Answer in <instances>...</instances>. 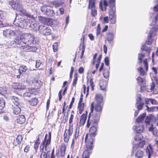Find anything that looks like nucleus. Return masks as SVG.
<instances>
[{
    "mask_svg": "<svg viewBox=\"0 0 158 158\" xmlns=\"http://www.w3.org/2000/svg\"><path fill=\"white\" fill-rule=\"evenodd\" d=\"M102 110L103 109L100 106H98L95 108H94L93 106L90 107V111L86 126L87 128H89L91 125L98 126Z\"/></svg>",
    "mask_w": 158,
    "mask_h": 158,
    "instance_id": "obj_1",
    "label": "nucleus"
},
{
    "mask_svg": "<svg viewBox=\"0 0 158 158\" xmlns=\"http://www.w3.org/2000/svg\"><path fill=\"white\" fill-rule=\"evenodd\" d=\"M98 126L91 125L89 127L88 132L86 134L85 142H87L93 143L95 137L97 135L98 131Z\"/></svg>",
    "mask_w": 158,
    "mask_h": 158,
    "instance_id": "obj_2",
    "label": "nucleus"
},
{
    "mask_svg": "<svg viewBox=\"0 0 158 158\" xmlns=\"http://www.w3.org/2000/svg\"><path fill=\"white\" fill-rule=\"evenodd\" d=\"M22 38L23 44L28 45L34 44L35 42L34 35L31 33H23L22 34Z\"/></svg>",
    "mask_w": 158,
    "mask_h": 158,
    "instance_id": "obj_3",
    "label": "nucleus"
},
{
    "mask_svg": "<svg viewBox=\"0 0 158 158\" xmlns=\"http://www.w3.org/2000/svg\"><path fill=\"white\" fill-rule=\"evenodd\" d=\"M94 98L96 103H95L94 102H92L90 104V107L93 106L94 108H95L98 106H100L102 109H103L104 102L102 95L100 94H97L95 95Z\"/></svg>",
    "mask_w": 158,
    "mask_h": 158,
    "instance_id": "obj_4",
    "label": "nucleus"
},
{
    "mask_svg": "<svg viewBox=\"0 0 158 158\" xmlns=\"http://www.w3.org/2000/svg\"><path fill=\"white\" fill-rule=\"evenodd\" d=\"M85 142L86 143L85 149L82 154V158H89L92 152L94 146L93 143L87 142Z\"/></svg>",
    "mask_w": 158,
    "mask_h": 158,
    "instance_id": "obj_5",
    "label": "nucleus"
},
{
    "mask_svg": "<svg viewBox=\"0 0 158 158\" xmlns=\"http://www.w3.org/2000/svg\"><path fill=\"white\" fill-rule=\"evenodd\" d=\"M109 20L111 24H114L116 22V15L115 7L113 6L110 7L109 11Z\"/></svg>",
    "mask_w": 158,
    "mask_h": 158,
    "instance_id": "obj_6",
    "label": "nucleus"
},
{
    "mask_svg": "<svg viewBox=\"0 0 158 158\" xmlns=\"http://www.w3.org/2000/svg\"><path fill=\"white\" fill-rule=\"evenodd\" d=\"M97 56L98 53H95L93 56V60L92 61V64L93 65H94L95 63H96L95 65V67L96 69L95 70H94L92 71V73L93 74H95L96 72L97 71L99 67V64L100 63L102 59V54H101L99 55L98 59H96V58Z\"/></svg>",
    "mask_w": 158,
    "mask_h": 158,
    "instance_id": "obj_7",
    "label": "nucleus"
},
{
    "mask_svg": "<svg viewBox=\"0 0 158 158\" xmlns=\"http://www.w3.org/2000/svg\"><path fill=\"white\" fill-rule=\"evenodd\" d=\"M28 84L30 85L34 88L32 89H35V90L37 89L42 85V82L40 80L36 79L35 78H32L29 81H28Z\"/></svg>",
    "mask_w": 158,
    "mask_h": 158,
    "instance_id": "obj_8",
    "label": "nucleus"
},
{
    "mask_svg": "<svg viewBox=\"0 0 158 158\" xmlns=\"http://www.w3.org/2000/svg\"><path fill=\"white\" fill-rule=\"evenodd\" d=\"M155 85L154 82H152L151 83V88L149 89L148 86L146 88L145 86L142 85L140 87V91H143L146 89L148 92H151L152 91L154 94H156L158 93V87L155 89Z\"/></svg>",
    "mask_w": 158,
    "mask_h": 158,
    "instance_id": "obj_9",
    "label": "nucleus"
},
{
    "mask_svg": "<svg viewBox=\"0 0 158 158\" xmlns=\"http://www.w3.org/2000/svg\"><path fill=\"white\" fill-rule=\"evenodd\" d=\"M73 132V128L69 127L68 129H66L65 130L64 135L63 139L64 142L68 143Z\"/></svg>",
    "mask_w": 158,
    "mask_h": 158,
    "instance_id": "obj_10",
    "label": "nucleus"
},
{
    "mask_svg": "<svg viewBox=\"0 0 158 158\" xmlns=\"http://www.w3.org/2000/svg\"><path fill=\"white\" fill-rule=\"evenodd\" d=\"M96 0H89L88 9L91 10V14L93 17H95L97 15V11L95 8Z\"/></svg>",
    "mask_w": 158,
    "mask_h": 158,
    "instance_id": "obj_11",
    "label": "nucleus"
},
{
    "mask_svg": "<svg viewBox=\"0 0 158 158\" xmlns=\"http://www.w3.org/2000/svg\"><path fill=\"white\" fill-rule=\"evenodd\" d=\"M143 63L144 67L145 68V70H144L141 67L137 68V71L139 72V75L141 76L145 75L148 69V66L147 59H145L143 60Z\"/></svg>",
    "mask_w": 158,
    "mask_h": 158,
    "instance_id": "obj_12",
    "label": "nucleus"
},
{
    "mask_svg": "<svg viewBox=\"0 0 158 158\" xmlns=\"http://www.w3.org/2000/svg\"><path fill=\"white\" fill-rule=\"evenodd\" d=\"M39 31L41 34L45 35H49L51 34V29L49 27H45L43 25L39 26Z\"/></svg>",
    "mask_w": 158,
    "mask_h": 158,
    "instance_id": "obj_13",
    "label": "nucleus"
},
{
    "mask_svg": "<svg viewBox=\"0 0 158 158\" xmlns=\"http://www.w3.org/2000/svg\"><path fill=\"white\" fill-rule=\"evenodd\" d=\"M83 95L82 94H81L80 98L79 99L77 106V109L79 111V113L81 114L84 111L85 104L83 102Z\"/></svg>",
    "mask_w": 158,
    "mask_h": 158,
    "instance_id": "obj_14",
    "label": "nucleus"
},
{
    "mask_svg": "<svg viewBox=\"0 0 158 158\" xmlns=\"http://www.w3.org/2000/svg\"><path fill=\"white\" fill-rule=\"evenodd\" d=\"M136 107L137 109L141 110L143 108L144 103L142 102V99L141 94H138L136 99Z\"/></svg>",
    "mask_w": 158,
    "mask_h": 158,
    "instance_id": "obj_15",
    "label": "nucleus"
},
{
    "mask_svg": "<svg viewBox=\"0 0 158 158\" xmlns=\"http://www.w3.org/2000/svg\"><path fill=\"white\" fill-rule=\"evenodd\" d=\"M12 88L15 89L23 90L26 89V86L22 83H15L12 86Z\"/></svg>",
    "mask_w": 158,
    "mask_h": 158,
    "instance_id": "obj_16",
    "label": "nucleus"
},
{
    "mask_svg": "<svg viewBox=\"0 0 158 158\" xmlns=\"http://www.w3.org/2000/svg\"><path fill=\"white\" fill-rule=\"evenodd\" d=\"M87 113L86 111L85 114H83L81 116L79 122V125L80 127L83 126L85 124L87 117Z\"/></svg>",
    "mask_w": 158,
    "mask_h": 158,
    "instance_id": "obj_17",
    "label": "nucleus"
},
{
    "mask_svg": "<svg viewBox=\"0 0 158 158\" xmlns=\"http://www.w3.org/2000/svg\"><path fill=\"white\" fill-rule=\"evenodd\" d=\"M99 7L103 11H106L107 7L108 6V2L106 0H101L99 3Z\"/></svg>",
    "mask_w": 158,
    "mask_h": 158,
    "instance_id": "obj_18",
    "label": "nucleus"
},
{
    "mask_svg": "<svg viewBox=\"0 0 158 158\" xmlns=\"http://www.w3.org/2000/svg\"><path fill=\"white\" fill-rule=\"evenodd\" d=\"M26 18L23 19V21L25 23H31L33 20H35V18L33 15H31L28 13L26 16Z\"/></svg>",
    "mask_w": 158,
    "mask_h": 158,
    "instance_id": "obj_19",
    "label": "nucleus"
},
{
    "mask_svg": "<svg viewBox=\"0 0 158 158\" xmlns=\"http://www.w3.org/2000/svg\"><path fill=\"white\" fill-rule=\"evenodd\" d=\"M39 18V21L41 23L48 25H50L51 24L50 22H51L52 20L51 19L41 16H40Z\"/></svg>",
    "mask_w": 158,
    "mask_h": 158,
    "instance_id": "obj_20",
    "label": "nucleus"
},
{
    "mask_svg": "<svg viewBox=\"0 0 158 158\" xmlns=\"http://www.w3.org/2000/svg\"><path fill=\"white\" fill-rule=\"evenodd\" d=\"M49 135L47 139H44L42 141V143L45 146V149H47V147L51 144V132H49Z\"/></svg>",
    "mask_w": 158,
    "mask_h": 158,
    "instance_id": "obj_21",
    "label": "nucleus"
},
{
    "mask_svg": "<svg viewBox=\"0 0 158 158\" xmlns=\"http://www.w3.org/2000/svg\"><path fill=\"white\" fill-rule=\"evenodd\" d=\"M99 85L101 90L104 91L106 90L107 82L106 81L103 79L100 80L99 82Z\"/></svg>",
    "mask_w": 158,
    "mask_h": 158,
    "instance_id": "obj_22",
    "label": "nucleus"
},
{
    "mask_svg": "<svg viewBox=\"0 0 158 158\" xmlns=\"http://www.w3.org/2000/svg\"><path fill=\"white\" fill-rule=\"evenodd\" d=\"M23 137L22 135H19L17 136L15 139L13 143V144L15 146H17L20 144L22 142Z\"/></svg>",
    "mask_w": 158,
    "mask_h": 158,
    "instance_id": "obj_23",
    "label": "nucleus"
},
{
    "mask_svg": "<svg viewBox=\"0 0 158 158\" xmlns=\"http://www.w3.org/2000/svg\"><path fill=\"white\" fill-rule=\"evenodd\" d=\"M153 149L152 147L151 144H149L146 149V152L148 155V158H151V156L153 153Z\"/></svg>",
    "mask_w": 158,
    "mask_h": 158,
    "instance_id": "obj_24",
    "label": "nucleus"
},
{
    "mask_svg": "<svg viewBox=\"0 0 158 158\" xmlns=\"http://www.w3.org/2000/svg\"><path fill=\"white\" fill-rule=\"evenodd\" d=\"M14 41L16 46L17 45H22L23 43V41L22 38V34H21L20 36L16 37L14 40Z\"/></svg>",
    "mask_w": 158,
    "mask_h": 158,
    "instance_id": "obj_25",
    "label": "nucleus"
},
{
    "mask_svg": "<svg viewBox=\"0 0 158 158\" xmlns=\"http://www.w3.org/2000/svg\"><path fill=\"white\" fill-rule=\"evenodd\" d=\"M27 67L26 66L24 65L20 66L18 69L19 75H17L16 77L18 79H19L20 78V75L22 73L25 72L27 70Z\"/></svg>",
    "mask_w": 158,
    "mask_h": 158,
    "instance_id": "obj_26",
    "label": "nucleus"
},
{
    "mask_svg": "<svg viewBox=\"0 0 158 158\" xmlns=\"http://www.w3.org/2000/svg\"><path fill=\"white\" fill-rule=\"evenodd\" d=\"M35 91V89H29L28 91L23 94V97L24 98L31 97L32 94L34 93V92Z\"/></svg>",
    "mask_w": 158,
    "mask_h": 158,
    "instance_id": "obj_27",
    "label": "nucleus"
},
{
    "mask_svg": "<svg viewBox=\"0 0 158 158\" xmlns=\"http://www.w3.org/2000/svg\"><path fill=\"white\" fill-rule=\"evenodd\" d=\"M9 4L15 9H17L19 6L21 5L18 3V0H11L9 2Z\"/></svg>",
    "mask_w": 158,
    "mask_h": 158,
    "instance_id": "obj_28",
    "label": "nucleus"
},
{
    "mask_svg": "<svg viewBox=\"0 0 158 158\" xmlns=\"http://www.w3.org/2000/svg\"><path fill=\"white\" fill-rule=\"evenodd\" d=\"M145 144V142L144 140L140 141L138 144H135L133 146L134 150H136L138 148H143Z\"/></svg>",
    "mask_w": 158,
    "mask_h": 158,
    "instance_id": "obj_29",
    "label": "nucleus"
},
{
    "mask_svg": "<svg viewBox=\"0 0 158 158\" xmlns=\"http://www.w3.org/2000/svg\"><path fill=\"white\" fill-rule=\"evenodd\" d=\"M26 118L24 115H20L18 116L16 118V121L18 123L23 124L25 123Z\"/></svg>",
    "mask_w": 158,
    "mask_h": 158,
    "instance_id": "obj_30",
    "label": "nucleus"
},
{
    "mask_svg": "<svg viewBox=\"0 0 158 158\" xmlns=\"http://www.w3.org/2000/svg\"><path fill=\"white\" fill-rule=\"evenodd\" d=\"M16 10L20 12V15L22 16H26L28 13L26 10L23 9L21 5H19V7Z\"/></svg>",
    "mask_w": 158,
    "mask_h": 158,
    "instance_id": "obj_31",
    "label": "nucleus"
},
{
    "mask_svg": "<svg viewBox=\"0 0 158 158\" xmlns=\"http://www.w3.org/2000/svg\"><path fill=\"white\" fill-rule=\"evenodd\" d=\"M75 112L74 110H72L71 111L70 117L69 120V127L73 128V120L74 117Z\"/></svg>",
    "mask_w": 158,
    "mask_h": 158,
    "instance_id": "obj_32",
    "label": "nucleus"
},
{
    "mask_svg": "<svg viewBox=\"0 0 158 158\" xmlns=\"http://www.w3.org/2000/svg\"><path fill=\"white\" fill-rule=\"evenodd\" d=\"M107 40L109 43L113 41L114 38V35L113 33L111 32H107L106 33Z\"/></svg>",
    "mask_w": 158,
    "mask_h": 158,
    "instance_id": "obj_33",
    "label": "nucleus"
},
{
    "mask_svg": "<svg viewBox=\"0 0 158 158\" xmlns=\"http://www.w3.org/2000/svg\"><path fill=\"white\" fill-rule=\"evenodd\" d=\"M154 118V116L152 114H149L148 115L146 118L145 121V123L147 126H149L150 124V123L151 121Z\"/></svg>",
    "mask_w": 158,
    "mask_h": 158,
    "instance_id": "obj_34",
    "label": "nucleus"
},
{
    "mask_svg": "<svg viewBox=\"0 0 158 158\" xmlns=\"http://www.w3.org/2000/svg\"><path fill=\"white\" fill-rule=\"evenodd\" d=\"M12 109L13 110V113L14 114H18L20 113L21 111V109L19 106H13Z\"/></svg>",
    "mask_w": 158,
    "mask_h": 158,
    "instance_id": "obj_35",
    "label": "nucleus"
},
{
    "mask_svg": "<svg viewBox=\"0 0 158 158\" xmlns=\"http://www.w3.org/2000/svg\"><path fill=\"white\" fill-rule=\"evenodd\" d=\"M11 99L15 104V106H19L20 105L21 103L20 100L18 97L15 96H13Z\"/></svg>",
    "mask_w": 158,
    "mask_h": 158,
    "instance_id": "obj_36",
    "label": "nucleus"
},
{
    "mask_svg": "<svg viewBox=\"0 0 158 158\" xmlns=\"http://www.w3.org/2000/svg\"><path fill=\"white\" fill-rule=\"evenodd\" d=\"M4 35H6V36L15 35V33L14 31L10 30H7L3 32Z\"/></svg>",
    "mask_w": 158,
    "mask_h": 158,
    "instance_id": "obj_37",
    "label": "nucleus"
},
{
    "mask_svg": "<svg viewBox=\"0 0 158 158\" xmlns=\"http://www.w3.org/2000/svg\"><path fill=\"white\" fill-rule=\"evenodd\" d=\"M144 156V152L143 151L138 150L136 152L135 156L137 158H142Z\"/></svg>",
    "mask_w": 158,
    "mask_h": 158,
    "instance_id": "obj_38",
    "label": "nucleus"
},
{
    "mask_svg": "<svg viewBox=\"0 0 158 158\" xmlns=\"http://www.w3.org/2000/svg\"><path fill=\"white\" fill-rule=\"evenodd\" d=\"M39 102L38 99L36 98H32L28 101L30 104L33 106L36 105Z\"/></svg>",
    "mask_w": 158,
    "mask_h": 158,
    "instance_id": "obj_39",
    "label": "nucleus"
},
{
    "mask_svg": "<svg viewBox=\"0 0 158 158\" xmlns=\"http://www.w3.org/2000/svg\"><path fill=\"white\" fill-rule=\"evenodd\" d=\"M134 129L136 130V133H140L143 131V125H139L138 126L134 127Z\"/></svg>",
    "mask_w": 158,
    "mask_h": 158,
    "instance_id": "obj_40",
    "label": "nucleus"
},
{
    "mask_svg": "<svg viewBox=\"0 0 158 158\" xmlns=\"http://www.w3.org/2000/svg\"><path fill=\"white\" fill-rule=\"evenodd\" d=\"M141 49L142 51H145L148 54V55H150L151 49L150 48L146 46L145 44L142 45Z\"/></svg>",
    "mask_w": 158,
    "mask_h": 158,
    "instance_id": "obj_41",
    "label": "nucleus"
},
{
    "mask_svg": "<svg viewBox=\"0 0 158 158\" xmlns=\"http://www.w3.org/2000/svg\"><path fill=\"white\" fill-rule=\"evenodd\" d=\"M88 80L87 81V85H86L85 84L83 85V92L84 94L85 93V90L86 89V96H87L89 93V85H88Z\"/></svg>",
    "mask_w": 158,
    "mask_h": 158,
    "instance_id": "obj_42",
    "label": "nucleus"
},
{
    "mask_svg": "<svg viewBox=\"0 0 158 158\" xmlns=\"http://www.w3.org/2000/svg\"><path fill=\"white\" fill-rule=\"evenodd\" d=\"M146 114L145 113H143L141 115H140L136 119V121L138 123H140L143 121L145 117L146 116Z\"/></svg>",
    "mask_w": 158,
    "mask_h": 158,
    "instance_id": "obj_43",
    "label": "nucleus"
},
{
    "mask_svg": "<svg viewBox=\"0 0 158 158\" xmlns=\"http://www.w3.org/2000/svg\"><path fill=\"white\" fill-rule=\"evenodd\" d=\"M5 102L4 100L0 98V110H2L5 106Z\"/></svg>",
    "mask_w": 158,
    "mask_h": 158,
    "instance_id": "obj_44",
    "label": "nucleus"
},
{
    "mask_svg": "<svg viewBox=\"0 0 158 158\" xmlns=\"http://www.w3.org/2000/svg\"><path fill=\"white\" fill-rule=\"evenodd\" d=\"M152 35L151 34L149 35L147 38L148 40L146 41L145 44L148 45L151 44L152 42Z\"/></svg>",
    "mask_w": 158,
    "mask_h": 158,
    "instance_id": "obj_45",
    "label": "nucleus"
},
{
    "mask_svg": "<svg viewBox=\"0 0 158 158\" xmlns=\"http://www.w3.org/2000/svg\"><path fill=\"white\" fill-rule=\"evenodd\" d=\"M28 52H35L38 49L37 47L35 46H31L28 45Z\"/></svg>",
    "mask_w": 158,
    "mask_h": 158,
    "instance_id": "obj_46",
    "label": "nucleus"
},
{
    "mask_svg": "<svg viewBox=\"0 0 158 158\" xmlns=\"http://www.w3.org/2000/svg\"><path fill=\"white\" fill-rule=\"evenodd\" d=\"M103 74L105 78H108L109 76V72L108 69H104Z\"/></svg>",
    "mask_w": 158,
    "mask_h": 158,
    "instance_id": "obj_47",
    "label": "nucleus"
},
{
    "mask_svg": "<svg viewBox=\"0 0 158 158\" xmlns=\"http://www.w3.org/2000/svg\"><path fill=\"white\" fill-rule=\"evenodd\" d=\"M7 93L6 88L4 87H0V94L3 96H5Z\"/></svg>",
    "mask_w": 158,
    "mask_h": 158,
    "instance_id": "obj_48",
    "label": "nucleus"
},
{
    "mask_svg": "<svg viewBox=\"0 0 158 158\" xmlns=\"http://www.w3.org/2000/svg\"><path fill=\"white\" fill-rule=\"evenodd\" d=\"M89 83L91 86L92 90H94V87H95V84H94V82L93 81V79L92 78L90 77V78L89 80Z\"/></svg>",
    "mask_w": 158,
    "mask_h": 158,
    "instance_id": "obj_49",
    "label": "nucleus"
},
{
    "mask_svg": "<svg viewBox=\"0 0 158 158\" xmlns=\"http://www.w3.org/2000/svg\"><path fill=\"white\" fill-rule=\"evenodd\" d=\"M40 142L39 141L35 140L34 142V148L36 152H37V150L39 146V145L40 144Z\"/></svg>",
    "mask_w": 158,
    "mask_h": 158,
    "instance_id": "obj_50",
    "label": "nucleus"
},
{
    "mask_svg": "<svg viewBox=\"0 0 158 158\" xmlns=\"http://www.w3.org/2000/svg\"><path fill=\"white\" fill-rule=\"evenodd\" d=\"M46 14L48 16H52L55 14V13L53 10L48 9Z\"/></svg>",
    "mask_w": 158,
    "mask_h": 158,
    "instance_id": "obj_51",
    "label": "nucleus"
},
{
    "mask_svg": "<svg viewBox=\"0 0 158 158\" xmlns=\"http://www.w3.org/2000/svg\"><path fill=\"white\" fill-rule=\"evenodd\" d=\"M144 57V54H142V53H139L138 54V63L139 64H140L142 63L143 61V58Z\"/></svg>",
    "mask_w": 158,
    "mask_h": 158,
    "instance_id": "obj_52",
    "label": "nucleus"
},
{
    "mask_svg": "<svg viewBox=\"0 0 158 158\" xmlns=\"http://www.w3.org/2000/svg\"><path fill=\"white\" fill-rule=\"evenodd\" d=\"M79 133V129H78L77 128L76 129L75 133L74 135V139L77 140L78 137Z\"/></svg>",
    "mask_w": 158,
    "mask_h": 158,
    "instance_id": "obj_53",
    "label": "nucleus"
},
{
    "mask_svg": "<svg viewBox=\"0 0 158 158\" xmlns=\"http://www.w3.org/2000/svg\"><path fill=\"white\" fill-rule=\"evenodd\" d=\"M66 145L64 143H62L60 146V151L66 152Z\"/></svg>",
    "mask_w": 158,
    "mask_h": 158,
    "instance_id": "obj_54",
    "label": "nucleus"
},
{
    "mask_svg": "<svg viewBox=\"0 0 158 158\" xmlns=\"http://www.w3.org/2000/svg\"><path fill=\"white\" fill-rule=\"evenodd\" d=\"M58 43L55 42L52 45V48L54 52H55L58 51Z\"/></svg>",
    "mask_w": 158,
    "mask_h": 158,
    "instance_id": "obj_55",
    "label": "nucleus"
},
{
    "mask_svg": "<svg viewBox=\"0 0 158 158\" xmlns=\"http://www.w3.org/2000/svg\"><path fill=\"white\" fill-rule=\"evenodd\" d=\"M136 79L138 84H142L143 83L144 81V80L139 76L138 77L136 78Z\"/></svg>",
    "mask_w": 158,
    "mask_h": 158,
    "instance_id": "obj_56",
    "label": "nucleus"
},
{
    "mask_svg": "<svg viewBox=\"0 0 158 158\" xmlns=\"http://www.w3.org/2000/svg\"><path fill=\"white\" fill-rule=\"evenodd\" d=\"M51 3L54 5L56 7L59 6L62 4L61 2H59L56 1H53Z\"/></svg>",
    "mask_w": 158,
    "mask_h": 158,
    "instance_id": "obj_57",
    "label": "nucleus"
},
{
    "mask_svg": "<svg viewBox=\"0 0 158 158\" xmlns=\"http://www.w3.org/2000/svg\"><path fill=\"white\" fill-rule=\"evenodd\" d=\"M28 45L21 46L20 47V49L22 50L23 51L25 52H28Z\"/></svg>",
    "mask_w": 158,
    "mask_h": 158,
    "instance_id": "obj_58",
    "label": "nucleus"
},
{
    "mask_svg": "<svg viewBox=\"0 0 158 158\" xmlns=\"http://www.w3.org/2000/svg\"><path fill=\"white\" fill-rule=\"evenodd\" d=\"M40 151L45 152L47 151V149H45V146H44L42 143H41L40 147Z\"/></svg>",
    "mask_w": 158,
    "mask_h": 158,
    "instance_id": "obj_59",
    "label": "nucleus"
},
{
    "mask_svg": "<svg viewBox=\"0 0 158 158\" xmlns=\"http://www.w3.org/2000/svg\"><path fill=\"white\" fill-rule=\"evenodd\" d=\"M109 3V6L110 7H111V6H113L115 7V0H108Z\"/></svg>",
    "mask_w": 158,
    "mask_h": 158,
    "instance_id": "obj_60",
    "label": "nucleus"
},
{
    "mask_svg": "<svg viewBox=\"0 0 158 158\" xmlns=\"http://www.w3.org/2000/svg\"><path fill=\"white\" fill-rule=\"evenodd\" d=\"M146 107V109L148 112L153 111L154 109H155V107H149L148 105H146L145 106Z\"/></svg>",
    "mask_w": 158,
    "mask_h": 158,
    "instance_id": "obj_61",
    "label": "nucleus"
},
{
    "mask_svg": "<svg viewBox=\"0 0 158 158\" xmlns=\"http://www.w3.org/2000/svg\"><path fill=\"white\" fill-rule=\"evenodd\" d=\"M45 152H41L40 158H47V154Z\"/></svg>",
    "mask_w": 158,
    "mask_h": 158,
    "instance_id": "obj_62",
    "label": "nucleus"
},
{
    "mask_svg": "<svg viewBox=\"0 0 158 158\" xmlns=\"http://www.w3.org/2000/svg\"><path fill=\"white\" fill-rule=\"evenodd\" d=\"M48 9L47 8V6H43L41 7V11L43 12H44L46 14L47 12Z\"/></svg>",
    "mask_w": 158,
    "mask_h": 158,
    "instance_id": "obj_63",
    "label": "nucleus"
},
{
    "mask_svg": "<svg viewBox=\"0 0 158 158\" xmlns=\"http://www.w3.org/2000/svg\"><path fill=\"white\" fill-rule=\"evenodd\" d=\"M143 137L141 136L140 134H138L136 135L134 138V139L136 141H139L141 140Z\"/></svg>",
    "mask_w": 158,
    "mask_h": 158,
    "instance_id": "obj_64",
    "label": "nucleus"
}]
</instances>
